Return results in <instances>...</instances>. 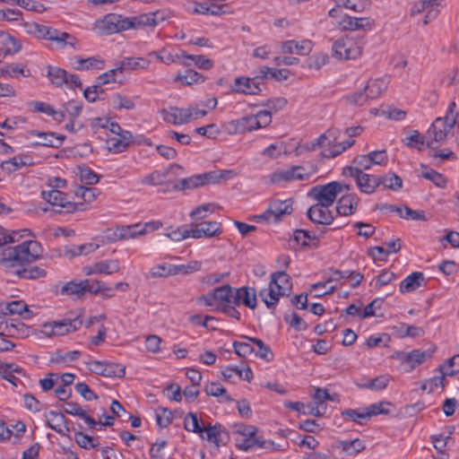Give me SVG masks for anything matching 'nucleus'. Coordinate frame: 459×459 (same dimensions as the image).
<instances>
[{"mask_svg": "<svg viewBox=\"0 0 459 459\" xmlns=\"http://www.w3.org/2000/svg\"><path fill=\"white\" fill-rule=\"evenodd\" d=\"M34 137H37L38 140L31 141L30 144L32 146L40 145L54 148H58L61 146L65 139L63 135H56L52 132H41L38 130H30L27 132L26 139L32 140Z\"/></svg>", "mask_w": 459, "mask_h": 459, "instance_id": "14", "label": "nucleus"}, {"mask_svg": "<svg viewBox=\"0 0 459 459\" xmlns=\"http://www.w3.org/2000/svg\"><path fill=\"white\" fill-rule=\"evenodd\" d=\"M204 81V77L195 70L188 69L184 74H178L174 82L181 86H190L195 83H201Z\"/></svg>", "mask_w": 459, "mask_h": 459, "instance_id": "40", "label": "nucleus"}, {"mask_svg": "<svg viewBox=\"0 0 459 459\" xmlns=\"http://www.w3.org/2000/svg\"><path fill=\"white\" fill-rule=\"evenodd\" d=\"M338 7H344L359 13L370 5V0H335Z\"/></svg>", "mask_w": 459, "mask_h": 459, "instance_id": "52", "label": "nucleus"}, {"mask_svg": "<svg viewBox=\"0 0 459 459\" xmlns=\"http://www.w3.org/2000/svg\"><path fill=\"white\" fill-rule=\"evenodd\" d=\"M424 281V274L420 272H415L408 275L401 281L399 290L402 293H408L420 287Z\"/></svg>", "mask_w": 459, "mask_h": 459, "instance_id": "34", "label": "nucleus"}, {"mask_svg": "<svg viewBox=\"0 0 459 459\" xmlns=\"http://www.w3.org/2000/svg\"><path fill=\"white\" fill-rule=\"evenodd\" d=\"M272 122L271 113L267 110L259 111L255 115L244 117L231 122L235 133L244 134L264 128Z\"/></svg>", "mask_w": 459, "mask_h": 459, "instance_id": "6", "label": "nucleus"}, {"mask_svg": "<svg viewBox=\"0 0 459 459\" xmlns=\"http://www.w3.org/2000/svg\"><path fill=\"white\" fill-rule=\"evenodd\" d=\"M256 292L254 289L241 287L234 290V304L237 306L244 305L251 309L256 307Z\"/></svg>", "mask_w": 459, "mask_h": 459, "instance_id": "23", "label": "nucleus"}, {"mask_svg": "<svg viewBox=\"0 0 459 459\" xmlns=\"http://www.w3.org/2000/svg\"><path fill=\"white\" fill-rule=\"evenodd\" d=\"M48 426L62 436H67L70 429L67 425V420L61 412L50 411L45 414Z\"/></svg>", "mask_w": 459, "mask_h": 459, "instance_id": "22", "label": "nucleus"}, {"mask_svg": "<svg viewBox=\"0 0 459 459\" xmlns=\"http://www.w3.org/2000/svg\"><path fill=\"white\" fill-rule=\"evenodd\" d=\"M359 198L354 194L342 195L337 202L336 212L341 216L353 214L358 207Z\"/></svg>", "mask_w": 459, "mask_h": 459, "instance_id": "25", "label": "nucleus"}, {"mask_svg": "<svg viewBox=\"0 0 459 459\" xmlns=\"http://www.w3.org/2000/svg\"><path fill=\"white\" fill-rule=\"evenodd\" d=\"M209 174H199L183 178L178 181L175 187L181 190L199 187L209 182Z\"/></svg>", "mask_w": 459, "mask_h": 459, "instance_id": "35", "label": "nucleus"}, {"mask_svg": "<svg viewBox=\"0 0 459 459\" xmlns=\"http://www.w3.org/2000/svg\"><path fill=\"white\" fill-rule=\"evenodd\" d=\"M338 138L337 132L334 129H329L319 137L310 143V149L315 151L317 148H330L333 143Z\"/></svg>", "mask_w": 459, "mask_h": 459, "instance_id": "41", "label": "nucleus"}, {"mask_svg": "<svg viewBox=\"0 0 459 459\" xmlns=\"http://www.w3.org/2000/svg\"><path fill=\"white\" fill-rule=\"evenodd\" d=\"M123 74L121 66L118 65L117 67L110 69L102 74L98 76V83L99 85H105L111 82H117V77Z\"/></svg>", "mask_w": 459, "mask_h": 459, "instance_id": "61", "label": "nucleus"}, {"mask_svg": "<svg viewBox=\"0 0 459 459\" xmlns=\"http://www.w3.org/2000/svg\"><path fill=\"white\" fill-rule=\"evenodd\" d=\"M29 106L31 108L32 111L46 114L58 123L65 120L64 111H57L54 107L46 102L31 101L29 103Z\"/></svg>", "mask_w": 459, "mask_h": 459, "instance_id": "28", "label": "nucleus"}, {"mask_svg": "<svg viewBox=\"0 0 459 459\" xmlns=\"http://www.w3.org/2000/svg\"><path fill=\"white\" fill-rule=\"evenodd\" d=\"M35 164L33 158L30 154H19L4 160L2 163V169L9 173H13L25 167H30Z\"/></svg>", "mask_w": 459, "mask_h": 459, "instance_id": "24", "label": "nucleus"}, {"mask_svg": "<svg viewBox=\"0 0 459 459\" xmlns=\"http://www.w3.org/2000/svg\"><path fill=\"white\" fill-rule=\"evenodd\" d=\"M319 235L306 230H296L293 235V241L301 247H318Z\"/></svg>", "mask_w": 459, "mask_h": 459, "instance_id": "29", "label": "nucleus"}, {"mask_svg": "<svg viewBox=\"0 0 459 459\" xmlns=\"http://www.w3.org/2000/svg\"><path fill=\"white\" fill-rule=\"evenodd\" d=\"M190 229L184 225L178 227H168L164 232V236L175 242H179L187 238H190Z\"/></svg>", "mask_w": 459, "mask_h": 459, "instance_id": "47", "label": "nucleus"}, {"mask_svg": "<svg viewBox=\"0 0 459 459\" xmlns=\"http://www.w3.org/2000/svg\"><path fill=\"white\" fill-rule=\"evenodd\" d=\"M96 129L103 128L108 130L112 135L106 140L107 149L113 153L125 152L133 143V135L129 131L123 130L121 126L107 117H98L92 122Z\"/></svg>", "mask_w": 459, "mask_h": 459, "instance_id": "2", "label": "nucleus"}, {"mask_svg": "<svg viewBox=\"0 0 459 459\" xmlns=\"http://www.w3.org/2000/svg\"><path fill=\"white\" fill-rule=\"evenodd\" d=\"M74 66L77 70H90V69H103L105 66L104 61L98 56H91L88 58H82L75 56L74 58Z\"/></svg>", "mask_w": 459, "mask_h": 459, "instance_id": "33", "label": "nucleus"}, {"mask_svg": "<svg viewBox=\"0 0 459 459\" xmlns=\"http://www.w3.org/2000/svg\"><path fill=\"white\" fill-rule=\"evenodd\" d=\"M436 351V347L429 348L426 351L413 350L404 355L403 362L411 363V368H414L416 366L423 363L427 359L432 357Z\"/></svg>", "mask_w": 459, "mask_h": 459, "instance_id": "30", "label": "nucleus"}, {"mask_svg": "<svg viewBox=\"0 0 459 459\" xmlns=\"http://www.w3.org/2000/svg\"><path fill=\"white\" fill-rule=\"evenodd\" d=\"M164 121L174 124L183 125L187 123V115L185 108L169 107L160 111Z\"/></svg>", "mask_w": 459, "mask_h": 459, "instance_id": "27", "label": "nucleus"}, {"mask_svg": "<svg viewBox=\"0 0 459 459\" xmlns=\"http://www.w3.org/2000/svg\"><path fill=\"white\" fill-rule=\"evenodd\" d=\"M64 411L67 414L82 418L91 429H95L98 425V422L89 416L78 403L72 402L66 403L64 407Z\"/></svg>", "mask_w": 459, "mask_h": 459, "instance_id": "32", "label": "nucleus"}, {"mask_svg": "<svg viewBox=\"0 0 459 459\" xmlns=\"http://www.w3.org/2000/svg\"><path fill=\"white\" fill-rule=\"evenodd\" d=\"M232 90L237 93L255 95L262 91L258 77H237L234 80Z\"/></svg>", "mask_w": 459, "mask_h": 459, "instance_id": "18", "label": "nucleus"}, {"mask_svg": "<svg viewBox=\"0 0 459 459\" xmlns=\"http://www.w3.org/2000/svg\"><path fill=\"white\" fill-rule=\"evenodd\" d=\"M82 320L79 318H65L59 321H53L43 325L42 333L48 337L64 336L77 331L82 326Z\"/></svg>", "mask_w": 459, "mask_h": 459, "instance_id": "11", "label": "nucleus"}, {"mask_svg": "<svg viewBox=\"0 0 459 459\" xmlns=\"http://www.w3.org/2000/svg\"><path fill=\"white\" fill-rule=\"evenodd\" d=\"M350 176L355 179L358 187L362 193L372 194L379 186L377 176L369 175L357 169H351Z\"/></svg>", "mask_w": 459, "mask_h": 459, "instance_id": "17", "label": "nucleus"}, {"mask_svg": "<svg viewBox=\"0 0 459 459\" xmlns=\"http://www.w3.org/2000/svg\"><path fill=\"white\" fill-rule=\"evenodd\" d=\"M169 171L164 170H154L152 173L143 176L140 179V183L144 186H157L166 182Z\"/></svg>", "mask_w": 459, "mask_h": 459, "instance_id": "44", "label": "nucleus"}, {"mask_svg": "<svg viewBox=\"0 0 459 459\" xmlns=\"http://www.w3.org/2000/svg\"><path fill=\"white\" fill-rule=\"evenodd\" d=\"M159 13L152 12L139 15L126 17V29L141 30L145 28H155L159 24Z\"/></svg>", "mask_w": 459, "mask_h": 459, "instance_id": "15", "label": "nucleus"}, {"mask_svg": "<svg viewBox=\"0 0 459 459\" xmlns=\"http://www.w3.org/2000/svg\"><path fill=\"white\" fill-rule=\"evenodd\" d=\"M85 275L117 273L121 270V264L118 259H105L95 262L83 267Z\"/></svg>", "mask_w": 459, "mask_h": 459, "instance_id": "13", "label": "nucleus"}, {"mask_svg": "<svg viewBox=\"0 0 459 459\" xmlns=\"http://www.w3.org/2000/svg\"><path fill=\"white\" fill-rule=\"evenodd\" d=\"M0 71L2 75H7L12 78H18L19 75L24 77L30 76L29 70H26L23 65L15 63L5 65Z\"/></svg>", "mask_w": 459, "mask_h": 459, "instance_id": "50", "label": "nucleus"}, {"mask_svg": "<svg viewBox=\"0 0 459 459\" xmlns=\"http://www.w3.org/2000/svg\"><path fill=\"white\" fill-rule=\"evenodd\" d=\"M54 43L59 49H65L68 47L73 49L80 48L79 40L74 35L65 31H59L58 35L56 37Z\"/></svg>", "mask_w": 459, "mask_h": 459, "instance_id": "43", "label": "nucleus"}, {"mask_svg": "<svg viewBox=\"0 0 459 459\" xmlns=\"http://www.w3.org/2000/svg\"><path fill=\"white\" fill-rule=\"evenodd\" d=\"M342 30H371L374 26V21L368 17H352L344 15L339 22Z\"/></svg>", "mask_w": 459, "mask_h": 459, "instance_id": "20", "label": "nucleus"}, {"mask_svg": "<svg viewBox=\"0 0 459 459\" xmlns=\"http://www.w3.org/2000/svg\"><path fill=\"white\" fill-rule=\"evenodd\" d=\"M388 83L389 81L385 77L370 80L365 87V91H368L371 100L376 99L387 89Z\"/></svg>", "mask_w": 459, "mask_h": 459, "instance_id": "38", "label": "nucleus"}, {"mask_svg": "<svg viewBox=\"0 0 459 459\" xmlns=\"http://www.w3.org/2000/svg\"><path fill=\"white\" fill-rule=\"evenodd\" d=\"M409 135L402 139V143L409 148L422 151L427 147L426 134L423 135L418 130H411Z\"/></svg>", "mask_w": 459, "mask_h": 459, "instance_id": "36", "label": "nucleus"}, {"mask_svg": "<svg viewBox=\"0 0 459 459\" xmlns=\"http://www.w3.org/2000/svg\"><path fill=\"white\" fill-rule=\"evenodd\" d=\"M197 304L209 307L212 310L222 311L224 308L230 307V304H234V290L229 284L215 288L207 294L199 297Z\"/></svg>", "mask_w": 459, "mask_h": 459, "instance_id": "4", "label": "nucleus"}, {"mask_svg": "<svg viewBox=\"0 0 459 459\" xmlns=\"http://www.w3.org/2000/svg\"><path fill=\"white\" fill-rule=\"evenodd\" d=\"M200 437L203 440H206L211 444H213L215 446H220L222 442L221 439V431L220 427L217 426H204L199 434Z\"/></svg>", "mask_w": 459, "mask_h": 459, "instance_id": "39", "label": "nucleus"}, {"mask_svg": "<svg viewBox=\"0 0 459 459\" xmlns=\"http://www.w3.org/2000/svg\"><path fill=\"white\" fill-rule=\"evenodd\" d=\"M346 189L350 190L349 185H342L339 182L333 181L326 185H320L313 187L310 195L313 196L317 203L332 206L337 195Z\"/></svg>", "mask_w": 459, "mask_h": 459, "instance_id": "7", "label": "nucleus"}, {"mask_svg": "<svg viewBox=\"0 0 459 459\" xmlns=\"http://www.w3.org/2000/svg\"><path fill=\"white\" fill-rule=\"evenodd\" d=\"M157 424L160 428H167L172 421V413L166 408L159 407L155 410Z\"/></svg>", "mask_w": 459, "mask_h": 459, "instance_id": "64", "label": "nucleus"}, {"mask_svg": "<svg viewBox=\"0 0 459 459\" xmlns=\"http://www.w3.org/2000/svg\"><path fill=\"white\" fill-rule=\"evenodd\" d=\"M248 340L249 342H253V353H255L257 357L267 361L273 359V353L270 348L265 345L262 340L257 338H248Z\"/></svg>", "mask_w": 459, "mask_h": 459, "instance_id": "51", "label": "nucleus"}, {"mask_svg": "<svg viewBox=\"0 0 459 459\" xmlns=\"http://www.w3.org/2000/svg\"><path fill=\"white\" fill-rule=\"evenodd\" d=\"M327 400L335 401L334 397L328 393L327 389L319 387L315 389V394H313V403L318 408L322 407L324 414H325L326 411L327 407L325 402Z\"/></svg>", "mask_w": 459, "mask_h": 459, "instance_id": "53", "label": "nucleus"}, {"mask_svg": "<svg viewBox=\"0 0 459 459\" xmlns=\"http://www.w3.org/2000/svg\"><path fill=\"white\" fill-rule=\"evenodd\" d=\"M257 429L254 426H248L244 429L243 435L246 437L242 447L245 450L252 448H266L271 449L273 446V443L271 441L262 440L255 437Z\"/></svg>", "mask_w": 459, "mask_h": 459, "instance_id": "21", "label": "nucleus"}, {"mask_svg": "<svg viewBox=\"0 0 459 459\" xmlns=\"http://www.w3.org/2000/svg\"><path fill=\"white\" fill-rule=\"evenodd\" d=\"M100 245L94 242H88L80 245H72L67 250L66 255L71 257L87 255L95 252Z\"/></svg>", "mask_w": 459, "mask_h": 459, "instance_id": "42", "label": "nucleus"}, {"mask_svg": "<svg viewBox=\"0 0 459 459\" xmlns=\"http://www.w3.org/2000/svg\"><path fill=\"white\" fill-rule=\"evenodd\" d=\"M339 447L348 455H354L365 449L362 440L356 438L351 441H341Z\"/></svg>", "mask_w": 459, "mask_h": 459, "instance_id": "56", "label": "nucleus"}, {"mask_svg": "<svg viewBox=\"0 0 459 459\" xmlns=\"http://www.w3.org/2000/svg\"><path fill=\"white\" fill-rule=\"evenodd\" d=\"M287 153V145L284 142L280 141L270 144L262 152V155L270 159H277L282 154Z\"/></svg>", "mask_w": 459, "mask_h": 459, "instance_id": "54", "label": "nucleus"}, {"mask_svg": "<svg viewBox=\"0 0 459 459\" xmlns=\"http://www.w3.org/2000/svg\"><path fill=\"white\" fill-rule=\"evenodd\" d=\"M126 16L108 13L94 23V30L100 35H111L126 30Z\"/></svg>", "mask_w": 459, "mask_h": 459, "instance_id": "8", "label": "nucleus"}, {"mask_svg": "<svg viewBox=\"0 0 459 459\" xmlns=\"http://www.w3.org/2000/svg\"><path fill=\"white\" fill-rule=\"evenodd\" d=\"M182 56L192 60L194 64L201 69L209 70L212 69L214 65L212 59H209L203 55H188L185 51H182Z\"/></svg>", "mask_w": 459, "mask_h": 459, "instance_id": "60", "label": "nucleus"}, {"mask_svg": "<svg viewBox=\"0 0 459 459\" xmlns=\"http://www.w3.org/2000/svg\"><path fill=\"white\" fill-rule=\"evenodd\" d=\"M329 205L316 203L307 210L309 220L315 223L329 225L333 222L334 216L329 210Z\"/></svg>", "mask_w": 459, "mask_h": 459, "instance_id": "19", "label": "nucleus"}, {"mask_svg": "<svg viewBox=\"0 0 459 459\" xmlns=\"http://www.w3.org/2000/svg\"><path fill=\"white\" fill-rule=\"evenodd\" d=\"M438 370L442 373L441 376H436L434 377L429 378L425 380L421 385V389L423 391H428L431 393L437 386L444 387L445 386V377H451L456 374L455 370H450L444 372V366H439Z\"/></svg>", "mask_w": 459, "mask_h": 459, "instance_id": "31", "label": "nucleus"}, {"mask_svg": "<svg viewBox=\"0 0 459 459\" xmlns=\"http://www.w3.org/2000/svg\"><path fill=\"white\" fill-rule=\"evenodd\" d=\"M103 377H123L126 374V368L122 364L105 362Z\"/></svg>", "mask_w": 459, "mask_h": 459, "instance_id": "59", "label": "nucleus"}, {"mask_svg": "<svg viewBox=\"0 0 459 459\" xmlns=\"http://www.w3.org/2000/svg\"><path fill=\"white\" fill-rule=\"evenodd\" d=\"M82 109V105L79 101L71 100L66 102L63 108L59 111H64L65 119L67 117L69 119H76L81 114Z\"/></svg>", "mask_w": 459, "mask_h": 459, "instance_id": "58", "label": "nucleus"}, {"mask_svg": "<svg viewBox=\"0 0 459 459\" xmlns=\"http://www.w3.org/2000/svg\"><path fill=\"white\" fill-rule=\"evenodd\" d=\"M41 196L54 207L55 212L59 213H69L77 210V204L71 202L67 195L60 190H43Z\"/></svg>", "mask_w": 459, "mask_h": 459, "instance_id": "9", "label": "nucleus"}, {"mask_svg": "<svg viewBox=\"0 0 459 459\" xmlns=\"http://www.w3.org/2000/svg\"><path fill=\"white\" fill-rule=\"evenodd\" d=\"M312 41L308 39L301 41L289 40V55L307 56L312 50Z\"/></svg>", "mask_w": 459, "mask_h": 459, "instance_id": "49", "label": "nucleus"}, {"mask_svg": "<svg viewBox=\"0 0 459 459\" xmlns=\"http://www.w3.org/2000/svg\"><path fill=\"white\" fill-rule=\"evenodd\" d=\"M180 273H188L186 265L160 264L154 265L150 271V273L152 277H167L170 275H177Z\"/></svg>", "mask_w": 459, "mask_h": 459, "instance_id": "26", "label": "nucleus"}, {"mask_svg": "<svg viewBox=\"0 0 459 459\" xmlns=\"http://www.w3.org/2000/svg\"><path fill=\"white\" fill-rule=\"evenodd\" d=\"M119 65L123 72L125 70L147 69L150 61L145 57H125L120 61Z\"/></svg>", "mask_w": 459, "mask_h": 459, "instance_id": "45", "label": "nucleus"}, {"mask_svg": "<svg viewBox=\"0 0 459 459\" xmlns=\"http://www.w3.org/2000/svg\"><path fill=\"white\" fill-rule=\"evenodd\" d=\"M456 103L452 101L444 118L437 117L426 132L427 148H432L436 143L441 144L446 139L447 134L454 128L457 121Z\"/></svg>", "mask_w": 459, "mask_h": 459, "instance_id": "3", "label": "nucleus"}, {"mask_svg": "<svg viewBox=\"0 0 459 459\" xmlns=\"http://www.w3.org/2000/svg\"><path fill=\"white\" fill-rule=\"evenodd\" d=\"M307 167L305 166H293L289 169V181L290 180H308L311 176L316 173V168L307 164Z\"/></svg>", "mask_w": 459, "mask_h": 459, "instance_id": "37", "label": "nucleus"}, {"mask_svg": "<svg viewBox=\"0 0 459 459\" xmlns=\"http://www.w3.org/2000/svg\"><path fill=\"white\" fill-rule=\"evenodd\" d=\"M111 105L115 109H126L131 110L135 107L134 101L133 99L122 95V94H115L111 99Z\"/></svg>", "mask_w": 459, "mask_h": 459, "instance_id": "55", "label": "nucleus"}, {"mask_svg": "<svg viewBox=\"0 0 459 459\" xmlns=\"http://www.w3.org/2000/svg\"><path fill=\"white\" fill-rule=\"evenodd\" d=\"M378 181L379 186L383 185L385 188L393 191L400 190L403 187V179L394 172L378 177Z\"/></svg>", "mask_w": 459, "mask_h": 459, "instance_id": "48", "label": "nucleus"}, {"mask_svg": "<svg viewBox=\"0 0 459 459\" xmlns=\"http://www.w3.org/2000/svg\"><path fill=\"white\" fill-rule=\"evenodd\" d=\"M48 76L51 83L57 87L62 86L67 82V73L59 67L49 66Z\"/></svg>", "mask_w": 459, "mask_h": 459, "instance_id": "57", "label": "nucleus"}, {"mask_svg": "<svg viewBox=\"0 0 459 459\" xmlns=\"http://www.w3.org/2000/svg\"><path fill=\"white\" fill-rule=\"evenodd\" d=\"M42 253L41 246L34 240H27L14 247H7L0 253V264L16 266L34 262Z\"/></svg>", "mask_w": 459, "mask_h": 459, "instance_id": "1", "label": "nucleus"}, {"mask_svg": "<svg viewBox=\"0 0 459 459\" xmlns=\"http://www.w3.org/2000/svg\"><path fill=\"white\" fill-rule=\"evenodd\" d=\"M389 406H393V404L389 402H379L377 403L370 404L366 408V415H368V418L372 416H377L379 414H390V411L386 408Z\"/></svg>", "mask_w": 459, "mask_h": 459, "instance_id": "62", "label": "nucleus"}, {"mask_svg": "<svg viewBox=\"0 0 459 459\" xmlns=\"http://www.w3.org/2000/svg\"><path fill=\"white\" fill-rule=\"evenodd\" d=\"M287 213V200L274 197L269 204L267 210L262 214L256 215L257 221H266L276 224L281 221Z\"/></svg>", "mask_w": 459, "mask_h": 459, "instance_id": "12", "label": "nucleus"}, {"mask_svg": "<svg viewBox=\"0 0 459 459\" xmlns=\"http://www.w3.org/2000/svg\"><path fill=\"white\" fill-rule=\"evenodd\" d=\"M364 45L362 38L353 39L347 36L333 43V56L338 59H355L361 55Z\"/></svg>", "mask_w": 459, "mask_h": 459, "instance_id": "5", "label": "nucleus"}, {"mask_svg": "<svg viewBox=\"0 0 459 459\" xmlns=\"http://www.w3.org/2000/svg\"><path fill=\"white\" fill-rule=\"evenodd\" d=\"M184 428L187 431L200 434L203 426L200 425L196 413L189 412L185 416Z\"/></svg>", "mask_w": 459, "mask_h": 459, "instance_id": "63", "label": "nucleus"}, {"mask_svg": "<svg viewBox=\"0 0 459 459\" xmlns=\"http://www.w3.org/2000/svg\"><path fill=\"white\" fill-rule=\"evenodd\" d=\"M191 238H212L222 233V228L217 221H203L190 225Z\"/></svg>", "mask_w": 459, "mask_h": 459, "instance_id": "16", "label": "nucleus"}, {"mask_svg": "<svg viewBox=\"0 0 459 459\" xmlns=\"http://www.w3.org/2000/svg\"><path fill=\"white\" fill-rule=\"evenodd\" d=\"M1 43L4 47L5 55L14 54L21 50L22 43L20 40L10 35L9 33L0 30Z\"/></svg>", "mask_w": 459, "mask_h": 459, "instance_id": "46", "label": "nucleus"}, {"mask_svg": "<svg viewBox=\"0 0 459 459\" xmlns=\"http://www.w3.org/2000/svg\"><path fill=\"white\" fill-rule=\"evenodd\" d=\"M285 277L284 272L273 273L271 275V281L266 288L259 291L261 299L268 307L276 305L280 298L283 295V288L281 285V279Z\"/></svg>", "mask_w": 459, "mask_h": 459, "instance_id": "10", "label": "nucleus"}]
</instances>
